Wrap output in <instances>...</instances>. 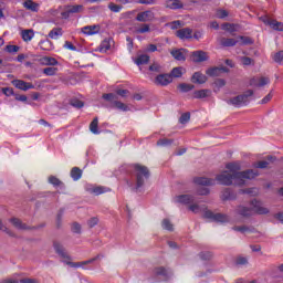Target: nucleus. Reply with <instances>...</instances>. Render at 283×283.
I'll use <instances>...</instances> for the list:
<instances>
[{
  "label": "nucleus",
  "instance_id": "79ce46f5",
  "mask_svg": "<svg viewBox=\"0 0 283 283\" xmlns=\"http://www.w3.org/2000/svg\"><path fill=\"white\" fill-rule=\"evenodd\" d=\"M211 94L209 90H200L195 92V98H207Z\"/></svg>",
  "mask_w": 283,
  "mask_h": 283
},
{
  "label": "nucleus",
  "instance_id": "49530a36",
  "mask_svg": "<svg viewBox=\"0 0 283 283\" xmlns=\"http://www.w3.org/2000/svg\"><path fill=\"white\" fill-rule=\"evenodd\" d=\"M56 72H59V69L54 67V66H49L43 69V74H45L46 76H54V74H56Z\"/></svg>",
  "mask_w": 283,
  "mask_h": 283
},
{
  "label": "nucleus",
  "instance_id": "e2e57ef3",
  "mask_svg": "<svg viewBox=\"0 0 283 283\" xmlns=\"http://www.w3.org/2000/svg\"><path fill=\"white\" fill-rule=\"evenodd\" d=\"M96 224H98V218L96 217H93L87 221V226L90 227V229H94Z\"/></svg>",
  "mask_w": 283,
  "mask_h": 283
},
{
  "label": "nucleus",
  "instance_id": "20e7f679",
  "mask_svg": "<svg viewBox=\"0 0 283 283\" xmlns=\"http://www.w3.org/2000/svg\"><path fill=\"white\" fill-rule=\"evenodd\" d=\"M250 206L252 210V216L253 213H256V216H266L270 212L269 208L264 207V203H262V201L258 199H253L250 202Z\"/></svg>",
  "mask_w": 283,
  "mask_h": 283
},
{
  "label": "nucleus",
  "instance_id": "5701e85b",
  "mask_svg": "<svg viewBox=\"0 0 283 283\" xmlns=\"http://www.w3.org/2000/svg\"><path fill=\"white\" fill-rule=\"evenodd\" d=\"M222 72H229V69H227V67H211V69H208L206 71V74H208V76H220V74H222Z\"/></svg>",
  "mask_w": 283,
  "mask_h": 283
},
{
  "label": "nucleus",
  "instance_id": "f03ea898",
  "mask_svg": "<svg viewBox=\"0 0 283 283\" xmlns=\"http://www.w3.org/2000/svg\"><path fill=\"white\" fill-rule=\"evenodd\" d=\"M251 96H253V90H248L243 94L228 99L227 103L233 107H244L249 105Z\"/></svg>",
  "mask_w": 283,
  "mask_h": 283
},
{
  "label": "nucleus",
  "instance_id": "69168bd1",
  "mask_svg": "<svg viewBox=\"0 0 283 283\" xmlns=\"http://www.w3.org/2000/svg\"><path fill=\"white\" fill-rule=\"evenodd\" d=\"M102 98H104V101H108V103H112L116 98V95H114V93H108L104 94Z\"/></svg>",
  "mask_w": 283,
  "mask_h": 283
},
{
  "label": "nucleus",
  "instance_id": "ddd939ff",
  "mask_svg": "<svg viewBox=\"0 0 283 283\" xmlns=\"http://www.w3.org/2000/svg\"><path fill=\"white\" fill-rule=\"evenodd\" d=\"M175 202L179 205H191V202H196V198L191 195H180L175 197Z\"/></svg>",
  "mask_w": 283,
  "mask_h": 283
},
{
  "label": "nucleus",
  "instance_id": "3c124183",
  "mask_svg": "<svg viewBox=\"0 0 283 283\" xmlns=\"http://www.w3.org/2000/svg\"><path fill=\"white\" fill-rule=\"evenodd\" d=\"M4 51L9 54H17V52H19V46L9 44L4 48Z\"/></svg>",
  "mask_w": 283,
  "mask_h": 283
},
{
  "label": "nucleus",
  "instance_id": "13d9d810",
  "mask_svg": "<svg viewBox=\"0 0 283 283\" xmlns=\"http://www.w3.org/2000/svg\"><path fill=\"white\" fill-rule=\"evenodd\" d=\"M216 17L218 19H224V18L229 17V12H227V10L219 9L216 12Z\"/></svg>",
  "mask_w": 283,
  "mask_h": 283
},
{
  "label": "nucleus",
  "instance_id": "0e129e2a",
  "mask_svg": "<svg viewBox=\"0 0 283 283\" xmlns=\"http://www.w3.org/2000/svg\"><path fill=\"white\" fill-rule=\"evenodd\" d=\"M189 210L192 211V213H200V211H202L200 206H198L197 203L190 205Z\"/></svg>",
  "mask_w": 283,
  "mask_h": 283
},
{
  "label": "nucleus",
  "instance_id": "ea45409f",
  "mask_svg": "<svg viewBox=\"0 0 283 283\" xmlns=\"http://www.w3.org/2000/svg\"><path fill=\"white\" fill-rule=\"evenodd\" d=\"M272 59H273L274 63H277V65H282L283 51L274 52V54L272 55Z\"/></svg>",
  "mask_w": 283,
  "mask_h": 283
},
{
  "label": "nucleus",
  "instance_id": "338daca9",
  "mask_svg": "<svg viewBox=\"0 0 283 283\" xmlns=\"http://www.w3.org/2000/svg\"><path fill=\"white\" fill-rule=\"evenodd\" d=\"M214 85H216V87H224L227 85V81H224L222 78H218L214 81Z\"/></svg>",
  "mask_w": 283,
  "mask_h": 283
},
{
  "label": "nucleus",
  "instance_id": "9b49d317",
  "mask_svg": "<svg viewBox=\"0 0 283 283\" xmlns=\"http://www.w3.org/2000/svg\"><path fill=\"white\" fill-rule=\"evenodd\" d=\"M234 213L241 216V218H251V216H253V210L245 206H238L234 209Z\"/></svg>",
  "mask_w": 283,
  "mask_h": 283
},
{
  "label": "nucleus",
  "instance_id": "a211bd4d",
  "mask_svg": "<svg viewBox=\"0 0 283 283\" xmlns=\"http://www.w3.org/2000/svg\"><path fill=\"white\" fill-rule=\"evenodd\" d=\"M176 36L185 41V39H191L193 36V30L189 28L180 29L176 32Z\"/></svg>",
  "mask_w": 283,
  "mask_h": 283
},
{
  "label": "nucleus",
  "instance_id": "a18cd8bd",
  "mask_svg": "<svg viewBox=\"0 0 283 283\" xmlns=\"http://www.w3.org/2000/svg\"><path fill=\"white\" fill-rule=\"evenodd\" d=\"M112 48V44L109 43V40H104L101 44H99V52L105 53L107 52V50H109Z\"/></svg>",
  "mask_w": 283,
  "mask_h": 283
},
{
  "label": "nucleus",
  "instance_id": "a19ab883",
  "mask_svg": "<svg viewBox=\"0 0 283 283\" xmlns=\"http://www.w3.org/2000/svg\"><path fill=\"white\" fill-rule=\"evenodd\" d=\"M90 129L92 134H101V132H98V117H95L92 120V123L90 124Z\"/></svg>",
  "mask_w": 283,
  "mask_h": 283
},
{
  "label": "nucleus",
  "instance_id": "6e6d98bb",
  "mask_svg": "<svg viewBox=\"0 0 283 283\" xmlns=\"http://www.w3.org/2000/svg\"><path fill=\"white\" fill-rule=\"evenodd\" d=\"M222 30H226V32H235V24L223 23Z\"/></svg>",
  "mask_w": 283,
  "mask_h": 283
},
{
  "label": "nucleus",
  "instance_id": "6e6552de",
  "mask_svg": "<svg viewBox=\"0 0 283 283\" xmlns=\"http://www.w3.org/2000/svg\"><path fill=\"white\" fill-rule=\"evenodd\" d=\"M53 248L55 253H57V255L62 258V260H72V258L70 256V254H67V251H65V248L63 247V244H61V242L54 241Z\"/></svg>",
  "mask_w": 283,
  "mask_h": 283
},
{
  "label": "nucleus",
  "instance_id": "412c9836",
  "mask_svg": "<svg viewBox=\"0 0 283 283\" xmlns=\"http://www.w3.org/2000/svg\"><path fill=\"white\" fill-rule=\"evenodd\" d=\"M195 184L200 185L201 187H211V186L216 185V180L205 178V177H197V178H195Z\"/></svg>",
  "mask_w": 283,
  "mask_h": 283
},
{
  "label": "nucleus",
  "instance_id": "0eeeda50",
  "mask_svg": "<svg viewBox=\"0 0 283 283\" xmlns=\"http://www.w3.org/2000/svg\"><path fill=\"white\" fill-rule=\"evenodd\" d=\"M174 78L171 74H159L155 77V85H160L161 87H167L170 83H172Z\"/></svg>",
  "mask_w": 283,
  "mask_h": 283
},
{
  "label": "nucleus",
  "instance_id": "7c9ffc66",
  "mask_svg": "<svg viewBox=\"0 0 283 283\" xmlns=\"http://www.w3.org/2000/svg\"><path fill=\"white\" fill-rule=\"evenodd\" d=\"M21 36L25 43H29V41H32L34 39V31L32 29L24 30L21 32Z\"/></svg>",
  "mask_w": 283,
  "mask_h": 283
},
{
  "label": "nucleus",
  "instance_id": "4be33fe9",
  "mask_svg": "<svg viewBox=\"0 0 283 283\" xmlns=\"http://www.w3.org/2000/svg\"><path fill=\"white\" fill-rule=\"evenodd\" d=\"M9 222H11V224H13V227H14L15 229H18L19 231H28V229H30V228L28 227V224L22 223V221H21L20 219H17V218H11V219L9 220Z\"/></svg>",
  "mask_w": 283,
  "mask_h": 283
},
{
  "label": "nucleus",
  "instance_id": "bf43d9fd",
  "mask_svg": "<svg viewBox=\"0 0 283 283\" xmlns=\"http://www.w3.org/2000/svg\"><path fill=\"white\" fill-rule=\"evenodd\" d=\"M149 70L150 72H163V66L158 63H153L150 66H149Z\"/></svg>",
  "mask_w": 283,
  "mask_h": 283
},
{
  "label": "nucleus",
  "instance_id": "bb28decb",
  "mask_svg": "<svg viewBox=\"0 0 283 283\" xmlns=\"http://www.w3.org/2000/svg\"><path fill=\"white\" fill-rule=\"evenodd\" d=\"M66 9H69V12L71 14H80V12H83V10H85L83 4H70L66 6Z\"/></svg>",
  "mask_w": 283,
  "mask_h": 283
},
{
  "label": "nucleus",
  "instance_id": "864d4df0",
  "mask_svg": "<svg viewBox=\"0 0 283 283\" xmlns=\"http://www.w3.org/2000/svg\"><path fill=\"white\" fill-rule=\"evenodd\" d=\"M190 119H191V114L190 113H184L180 116L179 122L181 123V125H185L186 123H189Z\"/></svg>",
  "mask_w": 283,
  "mask_h": 283
},
{
  "label": "nucleus",
  "instance_id": "052dcab7",
  "mask_svg": "<svg viewBox=\"0 0 283 283\" xmlns=\"http://www.w3.org/2000/svg\"><path fill=\"white\" fill-rule=\"evenodd\" d=\"M179 90L182 92H191L193 90V85L191 84H180Z\"/></svg>",
  "mask_w": 283,
  "mask_h": 283
},
{
  "label": "nucleus",
  "instance_id": "4468645a",
  "mask_svg": "<svg viewBox=\"0 0 283 283\" xmlns=\"http://www.w3.org/2000/svg\"><path fill=\"white\" fill-rule=\"evenodd\" d=\"M191 59L195 63H202L205 61H208L209 56L205 51H195L191 54Z\"/></svg>",
  "mask_w": 283,
  "mask_h": 283
},
{
  "label": "nucleus",
  "instance_id": "c9c22d12",
  "mask_svg": "<svg viewBox=\"0 0 283 283\" xmlns=\"http://www.w3.org/2000/svg\"><path fill=\"white\" fill-rule=\"evenodd\" d=\"M81 176H83V170H81L78 167L72 168L71 178H73V180H81Z\"/></svg>",
  "mask_w": 283,
  "mask_h": 283
},
{
  "label": "nucleus",
  "instance_id": "c85d7f7f",
  "mask_svg": "<svg viewBox=\"0 0 283 283\" xmlns=\"http://www.w3.org/2000/svg\"><path fill=\"white\" fill-rule=\"evenodd\" d=\"M192 83H199L200 85H202V83H207V75L196 72L192 75Z\"/></svg>",
  "mask_w": 283,
  "mask_h": 283
},
{
  "label": "nucleus",
  "instance_id": "f704fd0d",
  "mask_svg": "<svg viewBox=\"0 0 283 283\" xmlns=\"http://www.w3.org/2000/svg\"><path fill=\"white\" fill-rule=\"evenodd\" d=\"M151 29L149 28V24H140L135 27V34H146V32H150Z\"/></svg>",
  "mask_w": 283,
  "mask_h": 283
},
{
  "label": "nucleus",
  "instance_id": "c756f323",
  "mask_svg": "<svg viewBox=\"0 0 283 283\" xmlns=\"http://www.w3.org/2000/svg\"><path fill=\"white\" fill-rule=\"evenodd\" d=\"M40 63H41V65H51V66L59 65V61H56V59L50 57V56H44V57L40 59Z\"/></svg>",
  "mask_w": 283,
  "mask_h": 283
},
{
  "label": "nucleus",
  "instance_id": "2eb2a0df",
  "mask_svg": "<svg viewBox=\"0 0 283 283\" xmlns=\"http://www.w3.org/2000/svg\"><path fill=\"white\" fill-rule=\"evenodd\" d=\"M136 21H140L142 23H147V21H154V12L151 11L139 12L136 17Z\"/></svg>",
  "mask_w": 283,
  "mask_h": 283
},
{
  "label": "nucleus",
  "instance_id": "9d476101",
  "mask_svg": "<svg viewBox=\"0 0 283 283\" xmlns=\"http://www.w3.org/2000/svg\"><path fill=\"white\" fill-rule=\"evenodd\" d=\"M12 85L17 87V90H22V92H28V90H34V86L30 82H25L22 80H13Z\"/></svg>",
  "mask_w": 283,
  "mask_h": 283
},
{
  "label": "nucleus",
  "instance_id": "dca6fc26",
  "mask_svg": "<svg viewBox=\"0 0 283 283\" xmlns=\"http://www.w3.org/2000/svg\"><path fill=\"white\" fill-rule=\"evenodd\" d=\"M83 34H86L87 36H92L94 34H98L101 32V25L94 24V25H86L82 28Z\"/></svg>",
  "mask_w": 283,
  "mask_h": 283
},
{
  "label": "nucleus",
  "instance_id": "a878e982",
  "mask_svg": "<svg viewBox=\"0 0 283 283\" xmlns=\"http://www.w3.org/2000/svg\"><path fill=\"white\" fill-rule=\"evenodd\" d=\"M233 231H238L239 233H253L255 232V228L249 226H235L232 228Z\"/></svg>",
  "mask_w": 283,
  "mask_h": 283
},
{
  "label": "nucleus",
  "instance_id": "4d7b16f0",
  "mask_svg": "<svg viewBox=\"0 0 283 283\" xmlns=\"http://www.w3.org/2000/svg\"><path fill=\"white\" fill-rule=\"evenodd\" d=\"M64 264H67V266H72V269H81V262H72L71 260H63Z\"/></svg>",
  "mask_w": 283,
  "mask_h": 283
},
{
  "label": "nucleus",
  "instance_id": "39448f33",
  "mask_svg": "<svg viewBox=\"0 0 283 283\" xmlns=\"http://www.w3.org/2000/svg\"><path fill=\"white\" fill-rule=\"evenodd\" d=\"M260 21H262V23H264L265 25L271 27V29L275 30L276 32H283V23L269 18V15L261 17Z\"/></svg>",
  "mask_w": 283,
  "mask_h": 283
},
{
  "label": "nucleus",
  "instance_id": "37998d69",
  "mask_svg": "<svg viewBox=\"0 0 283 283\" xmlns=\"http://www.w3.org/2000/svg\"><path fill=\"white\" fill-rule=\"evenodd\" d=\"M174 143V139L161 138L157 142V147H169Z\"/></svg>",
  "mask_w": 283,
  "mask_h": 283
},
{
  "label": "nucleus",
  "instance_id": "f3484780",
  "mask_svg": "<svg viewBox=\"0 0 283 283\" xmlns=\"http://www.w3.org/2000/svg\"><path fill=\"white\" fill-rule=\"evenodd\" d=\"M275 160H276L275 156H268L265 160H261L253 164V167L255 169H266V167H269V164L275 163Z\"/></svg>",
  "mask_w": 283,
  "mask_h": 283
},
{
  "label": "nucleus",
  "instance_id": "72a5a7b5",
  "mask_svg": "<svg viewBox=\"0 0 283 283\" xmlns=\"http://www.w3.org/2000/svg\"><path fill=\"white\" fill-rule=\"evenodd\" d=\"M60 36H63V29H61V28H54L53 30H51L49 32V38L50 39L56 40Z\"/></svg>",
  "mask_w": 283,
  "mask_h": 283
},
{
  "label": "nucleus",
  "instance_id": "4c0bfd02",
  "mask_svg": "<svg viewBox=\"0 0 283 283\" xmlns=\"http://www.w3.org/2000/svg\"><path fill=\"white\" fill-rule=\"evenodd\" d=\"M170 54L176 61H185V53H182V50H174Z\"/></svg>",
  "mask_w": 283,
  "mask_h": 283
},
{
  "label": "nucleus",
  "instance_id": "423d86ee",
  "mask_svg": "<svg viewBox=\"0 0 283 283\" xmlns=\"http://www.w3.org/2000/svg\"><path fill=\"white\" fill-rule=\"evenodd\" d=\"M205 218H208L209 220H213L214 222H221L224 224V222H229L230 218L227 214L222 213H213L212 211H206Z\"/></svg>",
  "mask_w": 283,
  "mask_h": 283
},
{
  "label": "nucleus",
  "instance_id": "5fc2aeb1",
  "mask_svg": "<svg viewBox=\"0 0 283 283\" xmlns=\"http://www.w3.org/2000/svg\"><path fill=\"white\" fill-rule=\"evenodd\" d=\"M49 182L54 187H61V185H63V182H61L60 179L54 176L49 177Z\"/></svg>",
  "mask_w": 283,
  "mask_h": 283
},
{
  "label": "nucleus",
  "instance_id": "58836bf2",
  "mask_svg": "<svg viewBox=\"0 0 283 283\" xmlns=\"http://www.w3.org/2000/svg\"><path fill=\"white\" fill-rule=\"evenodd\" d=\"M103 258L102 254H97L96 256H94L93 259H90L87 261H82L80 262L81 268L85 269V266H87V264H94V262H96V260H101Z\"/></svg>",
  "mask_w": 283,
  "mask_h": 283
},
{
  "label": "nucleus",
  "instance_id": "774afa93",
  "mask_svg": "<svg viewBox=\"0 0 283 283\" xmlns=\"http://www.w3.org/2000/svg\"><path fill=\"white\" fill-rule=\"evenodd\" d=\"M72 231L73 233H81V223L74 222L72 224Z\"/></svg>",
  "mask_w": 283,
  "mask_h": 283
},
{
  "label": "nucleus",
  "instance_id": "de8ad7c7",
  "mask_svg": "<svg viewBox=\"0 0 283 283\" xmlns=\"http://www.w3.org/2000/svg\"><path fill=\"white\" fill-rule=\"evenodd\" d=\"M171 78H180L182 76V67H175L170 73Z\"/></svg>",
  "mask_w": 283,
  "mask_h": 283
},
{
  "label": "nucleus",
  "instance_id": "6ab92c4d",
  "mask_svg": "<svg viewBox=\"0 0 283 283\" xmlns=\"http://www.w3.org/2000/svg\"><path fill=\"white\" fill-rule=\"evenodd\" d=\"M226 169H229L232 176H235V174H242V171H240V169H242V165L240 164V161L227 164Z\"/></svg>",
  "mask_w": 283,
  "mask_h": 283
},
{
  "label": "nucleus",
  "instance_id": "1a4fd4ad",
  "mask_svg": "<svg viewBox=\"0 0 283 283\" xmlns=\"http://www.w3.org/2000/svg\"><path fill=\"white\" fill-rule=\"evenodd\" d=\"M269 83H271V80L265 76L253 77L250 80L251 87H264V85H269Z\"/></svg>",
  "mask_w": 283,
  "mask_h": 283
},
{
  "label": "nucleus",
  "instance_id": "cd10ccee",
  "mask_svg": "<svg viewBox=\"0 0 283 283\" xmlns=\"http://www.w3.org/2000/svg\"><path fill=\"white\" fill-rule=\"evenodd\" d=\"M23 8H25L27 10H31V12H38L39 3H36L32 0H27L23 2Z\"/></svg>",
  "mask_w": 283,
  "mask_h": 283
},
{
  "label": "nucleus",
  "instance_id": "7ed1b4c3",
  "mask_svg": "<svg viewBox=\"0 0 283 283\" xmlns=\"http://www.w3.org/2000/svg\"><path fill=\"white\" fill-rule=\"evenodd\" d=\"M135 176H136V189H140L147 178H149V169L146 166L136 164L135 165Z\"/></svg>",
  "mask_w": 283,
  "mask_h": 283
},
{
  "label": "nucleus",
  "instance_id": "393cba45",
  "mask_svg": "<svg viewBox=\"0 0 283 283\" xmlns=\"http://www.w3.org/2000/svg\"><path fill=\"white\" fill-rule=\"evenodd\" d=\"M240 42V40H235V39H231V38H222L221 39V45H223V48H233L234 45H238V43Z\"/></svg>",
  "mask_w": 283,
  "mask_h": 283
},
{
  "label": "nucleus",
  "instance_id": "f8f14e48",
  "mask_svg": "<svg viewBox=\"0 0 283 283\" xmlns=\"http://www.w3.org/2000/svg\"><path fill=\"white\" fill-rule=\"evenodd\" d=\"M151 275H154V277H160V280H167V277H169V271L163 266H157L153 269Z\"/></svg>",
  "mask_w": 283,
  "mask_h": 283
},
{
  "label": "nucleus",
  "instance_id": "c03bdc74",
  "mask_svg": "<svg viewBox=\"0 0 283 283\" xmlns=\"http://www.w3.org/2000/svg\"><path fill=\"white\" fill-rule=\"evenodd\" d=\"M240 62L244 66L255 65V61L253 59L249 57V56H241Z\"/></svg>",
  "mask_w": 283,
  "mask_h": 283
},
{
  "label": "nucleus",
  "instance_id": "603ef678",
  "mask_svg": "<svg viewBox=\"0 0 283 283\" xmlns=\"http://www.w3.org/2000/svg\"><path fill=\"white\" fill-rule=\"evenodd\" d=\"M108 10H111V12H120V10H123V6H118L114 2H111L108 4Z\"/></svg>",
  "mask_w": 283,
  "mask_h": 283
},
{
  "label": "nucleus",
  "instance_id": "aec40b11",
  "mask_svg": "<svg viewBox=\"0 0 283 283\" xmlns=\"http://www.w3.org/2000/svg\"><path fill=\"white\" fill-rule=\"evenodd\" d=\"M86 191L93 193L94 196H101V193H107V188L103 186H87Z\"/></svg>",
  "mask_w": 283,
  "mask_h": 283
},
{
  "label": "nucleus",
  "instance_id": "8fccbe9b",
  "mask_svg": "<svg viewBox=\"0 0 283 283\" xmlns=\"http://www.w3.org/2000/svg\"><path fill=\"white\" fill-rule=\"evenodd\" d=\"M161 226L163 229H166V231H174V224H171V221H169V219H164Z\"/></svg>",
  "mask_w": 283,
  "mask_h": 283
},
{
  "label": "nucleus",
  "instance_id": "e433bc0d",
  "mask_svg": "<svg viewBox=\"0 0 283 283\" xmlns=\"http://www.w3.org/2000/svg\"><path fill=\"white\" fill-rule=\"evenodd\" d=\"M113 107H116V109H119L120 112L129 111V107L127 106V104H125L123 102H118V101L113 102Z\"/></svg>",
  "mask_w": 283,
  "mask_h": 283
},
{
  "label": "nucleus",
  "instance_id": "2f4dec72",
  "mask_svg": "<svg viewBox=\"0 0 283 283\" xmlns=\"http://www.w3.org/2000/svg\"><path fill=\"white\" fill-rule=\"evenodd\" d=\"M39 45L41 50H44L46 52H50V50H53L54 48V44H52V41L50 40H42L40 41Z\"/></svg>",
  "mask_w": 283,
  "mask_h": 283
},
{
  "label": "nucleus",
  "instance_id": "680f3d73",
  "mask_svg": "<svg viewBox=\"0 0 283 283\" xmlns=\"http://www.w3.org/2000/svg\"><path fill=\"white\" fill-rule=\"evenodd\" d=\"M71 105H72V107H76L77 109H81V107L84 106V104L81 99H72Z\"/></svg>",
  "mask_w": 283,
  "mask_h": 283
},
{
  "label": "nucleus",
  "instance_id": "f257e3e1",
  "mask_svg": "<svg viewBox=\"0 0 283 283\" xmlns=\"http://www.w3.org/2000/svg\"><path fill=\"white\" fill-rule=\"evenodd\" d=\"M259 176L258 170H245L242 172H238L232 175L231 172L223 171L220 175L217 176V181L219 185H238L239 187H242L247 180H253V178H256Z\"/></svg>",
  "mask_w": 283,
  "mask_h": 283
},
{
  "label": "nucleus",
  "instance_id": "09e8293b",
  "mask_svg": "<svg viewBox=\"0 0 283 283\" xmlns=\"http://www.w3.org/2000/svg\"><path fill=\"white\" fill-rule=\"evenodd\" d=\"M273 99V91H271L268 95H265L260 102L259 105H266L268 103H271Z\"/></svg>",
  "mask_w": 283,
  "mask_h": 283
},
{
  "label": "nucleus",
  "instance_id": "473e14b6",
  "mask_svg": "<svg viewBox=\"0 0 283 283\" xmlns=\"http://www.w3.org/2000/svg\"><path fill=\"white\" fill-rule=\"evenodd\" d=\"M147 63H149V55L147 54H140L135 59L136 65H147Z\"/></svg>",
  "mask_w": 283,
  "mask_h": 283
},
{
  "label": "nucleus",
  "instance_id": "b1692460",
  "mask_svg": "<svg viewBox=\"0 0 283 283\" xmlns=\"http://www.w3.org/2000/svg\"><path fill=\"white\" fill-rule=\"evenodd\" d=\"M184 4L180 0H167L166 1V8H169L170 10H180Z\"/></svg>",
  "mask_w": 283,
  "mask_h": 283
}]
</instances>
